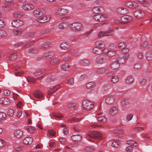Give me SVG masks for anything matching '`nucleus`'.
I'll return each mask as SVG.
<instances>
[{"mask_svg":"<svg viewBox=\"0 0 152 152\" xmlns=\"http://www.w3.org/2000/svg\"><path fill=\"white\" fill-rule=\"evenodd\" d=\"M45 13V10L42 8L36 9L33 12L34 15L37 18V21L39 23H45L50 20V18H48L46 16H43Z\"/></svg>","mask_w":152,"mask_h":152,"instance_id":"nucleus-1","label":"nucleus"},{"mask_svg":"<svg viewBox=\"0 0 152 152\" xmlns=\"http://www.w3.org/2000/svg\"><path fill=\"white\" fill-rule=\"evenodd\" d=\"M70 27L72 30L77 31H80L83 28L82 24L78 22L72 23L70 25Z\"/></svg>","mask_w":152,"mask_h":152,"instance_id":"nucleus-2","label":"nucleus"},{"mask_svg":"<svg viewBox=\"0 0 152 152\" xmlns=\"http://www.w3.org/2000/svg\"><path fill=\"white\" fill-rule=\"evenodd\" d=\"M83 106L84 109L89 110L94 107V104L89 100H84L83 102Z\"/></svg>","mask_w":152,"mask_h":152,"instance_id":"nucleus-3","label":"nucleus"},{"mask_svg":"<svg viewBox=\"0 0 152 152\" xmlns=\"http://www.w3.org/2000/svg\"><path fill=\"white\" fill-rule=\"evenodd\" d=\"M94 19L98 22H104L107 18V15H106L96 14L93 16Z\"/></svg>","mask_w":152,"mask_h":152,"instance_id":"nucleus-4","label":"nucleus"},{"mask_svg":"<svg viewBox=\"0 0 152 152\" xmlns=\"http://www.w3.org/2000/svg\"><path fill=\"white\" fill-rule=\"evenodd\" d=\"M88 135L94 139H100L102 137V134L99 133L94 131L90 132Z\"/></svg>","mask_w":152,"mask_h":152,"instance_id":"nucleus-5","label":"nucleus"},{"mask_svg":"<svg viewBox=\"0 0 152 152\" xmlns=\"http://www.w3.org/2000/svg\"><path fill=\"white\" fill-rule=\"evenodd\" d=\"M23 24V21L20 19H14L12 20L11 22L12 26L15 27H18L21 26Z\"/></svg>","mask_w":152,"mask_h":152,"instance_id":"nucleus-6","label":"nucleus"},{"mask_svg":"<svg viewBox=\"0 0 152 152\" xmlns=\"http://www.w3.org/2000/svg\"><path fill=\"white\" fill-rule=\"evenodd\" d=\"M107 60L106 57L102 56H97L95 59V61L99 64H102L105 63Z\"/></svg>","mask_w":152,"mask_h":152,"instance_id":"nucleus-7","label":"nucleus"},{"mask_svg":"<svg viewBox=\"0 0 152 152\" xmlns=\"http://www.w3.org/2000/svg\"><path fill=\"white\" fill-rule=\"evenodd\" d=\"M128 11L127 8L124 7H119L116 10L117 13L122 15L126 14L128 12Z\"/></svg>","mask_w":152,"mask_h":152,"instance_id":"nucleus-8","label":"nucleus"},{"mask_svg":"<svg viewBox=\"0 0 152 152\" xmlns=\"http://www.w3.org/2000/svg\"><path fill=\"white\" fill-rule=\"evenodd\" d=\"M68 13V10L66 9L60 8L56 11V14L60 16H63L66 15Z\"/></svg>","mask_w":152,"mask_h":152,"instance_id":"nucleus-9","label":"nucleus"},{"mask_svg":"<svg viewBox=\"0 0 152 152\" xmlns=\"http://www.w3.org/2000/svg\"><path fill=\"white\" fill-rule=\"evenodd\" d=\"M122 23H126L132 20V18L128 15H124L121 18Z\"/></svg>","mask_w":152,"mask_h":152,"instance_id":"nucleus-10","label":"nucleus"},{"mask_svg":"<svg viewBox=\"0 0 152 152\" xmlns=\"http://www.w3.org/2000/svg\"><path fill=\"white\" fill-rule=\"evenodd\" d=\"M34 6L31 4H26L23 6V9L26 11H29L32 10L34 8Z\"/></svg>","mask_w":152,"mask_h":152,"instance_id":"nucleus-11","label":"nucleus"},{"mask_svg":"<svg viewBox=\"0 0 152 152\" xmlns=\"http://www.w3.org/2000/svg\"><path fill=\"white\" fill-rule=\"evenodd\" d=\"M134 15L136 17L138 18H143L145 15V13L142 10H138L134 12Z\"/></svg>","mask_w":152,"mask_h":152,"instance_id":"nucleus-12","label":"nucleus"},{"mask_svg":"<svg viewBox=\"0 0 152 152\" xmlns=\"http://www.w3.org/2000/svg\"><path fill=\"white\" fill-rule=\"evenodd\" d=\"M33 95L34 97L39 99L42 98L43 97L42 92L38 90H36L34 92Z\"/></svg>","mask_w":152,"mask_h":152,"instance_id":"nucleus-13","label":"nucleus"},{"mask_svg":"<svg viewBox=\"0 0 152 152\" xmlns=\"http://www.w3.org/2000/svg\"><path fill=\"white\" fill-rule=\"evenodd\" d=\"M115 97L113 96H108L105 99L106 102L109 104L113 103L115 101Z\"/></svg>","mask_w":152,"mask_h":152,"instance_id":"nucleus-14","label":"nucleus"},{"mask_svg":"<svg viewBox=\"0 0 152 152\" xmlns=\"http://www.w3.org/2000/svg\"><path fill=\"white\" fill-rule=\"evenodd\" d=\"M54 53L53 52H49L45 53L43 55L45 59L47 60L52 57L54 55Z\"/></svg>","mask_w":152,"mask_h":152,"instance_id":"nucleus-15","label":"nucleus"},{"mask_svg":"<svg viewBox=\"0 0 152 152\" xmlns=\"http://www.w3.org/2000/svg\"><path fill=\"white\" fill-rule=\"evenodd\" d=\"M96 47L99 48L100 49L104 48L105 45L104 42L98 40L96 42Z\"/></svg>","mask_w":152,"mask_h":152,"instance_id":"nucleus-16","label":"nucleus"},{"mask_svg":"<svg viewBox=\"0 0 152 152\" xmlns=\"http://www.w3.org/2000/svg\"><path fill=\"white\" fill-rule=\"evenodd\" d=\"M32 139L29 137H27L25 138L23 140V143L26 145H29L31 144L32 142Z\"/></svg>","mask_w":152,"mask_h":152,"instance_id":"nucleus-17","label":"nucleus"},{"mask_svg":"<svg viewBox=\"0 0 152 152\" xmlns=\"http://www.w3.org/2000/svg\"><path fill=\"white\" fill-rule=\"evenodd\" d=\"M23 133V131L20 129H16L14 132V135L17 138H19L22 136Z\"/></svg>","mask_w":152,"mask_h":152,"instance_id":"nucleus-18","label":"nucleus"},{"mask_svg":"<svg viewBox=\"0 0 152 152\" xmlns=\"http://www.w3.org/2000/svg\"><path fill=\"white\" fill-rule=\"evenodd\" d=\"M109 113L112 115H115L117 114L118 113L117 108L115 107H112L110 109Z\"/></svg>","mask_w":152,"mask_h":152,"instance_id":"nucleus-19","label":"nucleus"},{"mask_svg":"<svg viewBox=\"0 0 152 152\" xmlns=\"http://www.w3.org/2000/svg\"><path fill=\"white\" fill-rule=\"evenodd\" d=\"M0 102L4 105H7L10 103L9 100L7 98H2L0 100Z\"/></svg>","mask_w":152,"mask_h":152,"instance_id":"nucleus-20","label":"nucleus"},{"mask_svg":"<svg viewBox=\"0 0 152 152\" xmlns=\"http://www.w3.org/2000/svg\"><path fill=\"white\" fill-rule=\"evenodd\" d=\"M103 7H94L92 8L91 11L95 13H98L99 12H102L101 9H103Z\"/></svg>","mask_w":152,"mask_h":152,"instance_id":"nucleus-21","label":"nucleus"},{"mask_svg":"<svg viewBox=\"0 0 152 152\" xmlns=\"http://www.w3.org/2000/svg\"><path fill=\"white\" fill-rule=\"evenodd\" d=\"M17 57V54L16 53L12 52L10 54L8 58L9 60L12 61L15 60Z\"/></svg>","mask_w":152,"mask_h":152,"instance_id":"nucleus-22","label":"nucleus"},{"mask_svg":"<svg viewBox=\"0 0 152 152\" xmlns=\"http://www.w3.org/2000/svg\"><path fill=\"white\" fill-rule=\"evenodd\" d=\"M60 85H58L56 86L53 88H51L48 90V94L49 95H50L54 93L55 91L58 89H59L60 88Z\"/></svg>","mask_w":152,"mask_h":152,"instance_id":"nucleus-23","label":"nucleus"},{"mask_svg":"<svg viewBox=\"0 0 152 152\" xmlns=\"http://www.w3.org/2000/svg\"><path fill=\"white\" fill-rule=\"evenodd\" d=\"M110 67L113 70L117 69L119 67V64L117 61H114L111 64Z\"/></svg>","mask_w":152,"mask_h":152,"instance_id":"nucleus-24","label":"nucleus"},{"mask_svg":"<svg viewBox=\"0 0 152 152\" xmlns=\"http://www.w3.org/2000/svg\"><path fill=\"white\" fill-rule=\"evenodd\" d=\"M23 13L22 12L17 11L15 12L13 14V16L14 17L17 18H19L22 17Z\"/></svg>","mask_w":152,"mask_h":152,"instance_id":"nucleus-25","label":"nucleus"},{"mask_svg":"<svg viewBox=\"0 0 152 152\" xmlns=\"http://www.w3.org/2000/svg\"><path fill=\"white\" fill-rule=\"evenodd\" d=\"M2 10L4 12H8L11 11L12 8L7 5H4L2 7Z\"/></svg>","mask_w":152,"mask_h":152,"instance_id":"nucleus-26","label":"nucleus"},{"mask_svg":"<svg viewBox=\"0 0 152 152\" xmlns=\"http://www.w3.org/2000/svg\"><path fill=\"white\" fill-rule=\"evenodd\" d=\"M72 138V140L75 142H78L81 140V137L78 134L73 135Z\"/></svg>","mask_w":152,"mask_h":152,"instance_id":"nucleus-27","label":"nucleus"},{"mask_svg":"<svg viewBox=\"0 0 152 152\" xmlns=\"http://www.w3.org/2000/svg\"><path fill=\"white\" fill-rule=\"evenodd\" d=\"M60 47L63 50H66L69 48V45L65 43L62 42L60 44Z\"/></svg>","mask_w":152,"mask_h":152,"instance_id":"nucleus-28","label":"nucleus"},{"mask_svg":"<svg viewBox=\"0 0 152 152\" xmlns=\"http://www.w3.org/2000/svg\"><path fill=\"white\" fill-rule=\"evenodd\" d=\"M119 47L121 49H124V50H125L126 52H128L129 50V49L127 48H124L126 46L125 44L123 42H120L119 44Z\"/></svg>","mask_w":152,"mask_h":152,"instance_id":"nucleus-29","label":"nucleus"},{"mask_svg":"<svg viewBox=\"0 0 152 152\" xmlns=\"http://www.w3.org/2000/svg\"><path fill=\"white\" fill-rule=\"evenodd\" d=\"M106 71V69L103 67L99 68L96 69V72L99 74H103Z\"/></svg>","mask_w":152,"mask_h":152,"instance_id":"nucleus-30","label":"nucleus"},{"mask_svg":"<svg viewBox=\"0 0 152 152\" xmlns=\"http://www.w3.org/2000/svg\"><path fill=\"white\" fill-rule=\"evenodd\" d=\"M95 83L93 81L90 82L86 85V87L88 89H90L94 87Z\"/></svg>","mask_w":152,"mask_h":152,"instance_id":"nucleus-31","label":"nucleus"},{"mask_svg":"<svg viewBox=\"0 0 152 152\" xmlns=\"http://www.w3.org/2000/svg\"><path fill=\"white\" fill-rule=\"evenodd\" d=\"M134 80L133 77L131 76H127L126 79V82L128 84L132 83L133 82Z\"/></svg>","mask_w":152,"mask_h":152,"instance_id":"nucleus-32","label":"nucleus"},{"mask_svg":"<svg viewBox=\"0 0 152 152\" xmlns=\"http://www.w3.org/2000/svg\"><path fill=\"white\" fill-rule=\"evenodd\" d=\"M57 78L55 76H50L46 79V81L48 82H52L56 80Z\"/></svg>","mask_w":152,"mask_h":152,"instance_id":"nucleus-33","label":"nucleus"},{"mask_svg":"<svg viewBox=\"0 0 152 152\" xmlns=\"http://www.w3.org/2000/svg\"><path fill=\"white\" fill-rule=\"evenodd\" d=\"M89 62L88 60L86 59H83L81 60L80 61V64L83 66H86L89 65Z\"/></svg>","mask_w":152,"mask_h":152,"instance_id":"nucleus-34","label":"nucleus"},{"mask_svg":"<svg viewBox=\"0 0 152 152\" xmlns=\"http://www.w3.org/2000/svg\"><path fill=\"white\" fill-rule=\"evenodd\" d=\"M93 51L94 53L97 54H100L102 52V50L100 49H99V48L97 47L93 48Z\"/></svg>","mask_w":152,"mask_h":152,"instance_id":"nucleus-35","label":"nucleus"},{"mask_svg":"<svg viewBox=\"0 0 152 152\" xmlns=\"http://www.w3.org/2000/svg\"><path fill=\"white\" fill-rule=\"evenodd\" d=\"M137 1L140 3L143 4L146 6H148L150 4L148 0H137Z\"/></svg>","mask_w":152,"mask_h":152,"instance_id":"nucleus-36","label":"nucleus"},{"mask_svg":"<svg viewBox=\"0 0 152 152\" xmlns=\"http://www.w3.org/2000/svg\"><path fill=\"white\" fill-rule=\"evenodd\" d=\"M106 36H112L114 35V31L113 30L110 29L105 31Z\"/></svg>","mask_w":152,"mask_h":152,"instance_id":"nucleus-37","label":"nucleus"},{"mask_svg":"<svg viewBox=\"0 0 152 152\" xmlns=\"http://www.w3.org/2000/svg\"><path fill=\"white\" fill-rule=\"evenodd\" d=\"M70 66L67 64H64L62 66L61 69L64 71H68L69 70Z\"/></svg>","mask_w":152,"mask_h":152,"instance_id":"nucleus-38","label":"nucleus"},{"mask_svg":"<svg viewBox=\"0 0 152 152\" xmlns=\"http://www.w3.org/2000/svg\"><path fill=\"white\" fill-rule=\"evenodd\" d=\"M127 143L128 145L133 146L137 147V144L133 140H128L127 141Z\"/></svg>","mask_w":152,"mask_h":152,"instance_id":"nucleus-39","label":"nucleus"},{"mask_svg":"<svg viewBox=\"0 0 152 152\" xmlns=\"http://www.w3.org/2000/svg\"><path fill=\"white\" fill-rule=\"evenodd\" d=\"M28 52L31 54H36L38 53V50L35 48H32L28 50Z\"/></svg>","mask_w":152,"mask_h":152,"instance_id":"nucleus-40","label":"nucleus"},{"mask_svg":"<svg viewBox=\"0 0 152 152\" xmlns=\"http://www.w3.org/2000/svg\"><path fill=\"white\" fill-rule=\"evenodd\" d=\"M52 44L49 42H45L43 45H42L43 48L45 49L48 48V47H50L52 46Z\"/></svg>","mask_w":152,"mask_h":152,"instance_id":"nucleus-41","label":"nucleus"},{"mask_svg":"<svg viewBox=\"0 0 152 152\" xmlns=\"http://www.w3.org/2000/svg\"><path fill=\"white\" fill-rule=\"evenodd\" d=\"M129 102L128 99H123L121 102V105L123 106H126L128 105Z\"/></svg>","mask_w":152,"mask_h":152,"instance_id":"nucleus-42","label":"nucleus"},{"mask_svg":"<svg viewBox=\"0 0 152 152\" xmlns=\"http://www.w3.org/2000/svg\"><path fill=\"white\" fill-rule=\"evenodd\" d=\"M26 79L28 81L33 83L35 82L36 80V79L34 77L31 76L27 77Z\"/></svg>","mask_w":152,"mask_h":152,"instance_id":"nucleus-43","label":"nucleus"},{"mask_svg":"<svg viewBox=\"0 0 152 152\" xmlns=\"http://www.w3.org/2000/svg\"><path fill=\"white\" fill-rule=\"evenodd\" d=\"M116 53V51L110 50L108 53V56L109 57H112L114 56Z\"/></svg>","mask_w":152,"mask_h":152,"instance_id":"nucleus-44","label":"nucleus"},{"mask_svg":"<svg viewBox=\"0 0 152 152\" xmlns=\"http://www.w3.org/2000/svg\"><path fill=\"white\" fill-rule=\"evenodd\" d=\"M125 60L123 58H122L121 57H119L117 58L116 59V61L118 63V64H124L125 62Z\"/></svg>","mask_w":152,"mask_h":152,"instance_id":"nucleus-45","label":"nucleus"},{"mask_svg":"<svg viewBox=\"0 0 152 152\" xmlns=\"http://www.w3.org/2000/svg\"><path fill=\"white\" fill-rule=\"evenodd\" d=\"M59 60L58 58H55L50 60V62L52 64H55L57 63Z\"/></svg>","mask_w":152,"mask_h":152,"instance_id":"nucleus-46","label":"nucleus"},{"mask_svg":"<svg viewBox=\"0 0 152 152\" xmlns=\"http://www.w3.org/2000/svg\"><path fill=\"white\" fill-rule=\"evenodd\" d=\"M118 78L116 76H113L110 79L111 81L113 83H116L118 81Z\"/></svg>","mask_w":152,"mask_h":152,"instance_id":"nucleus-47","label":"nucleus"},{"mask_svg":"<svg viewBox=\"0 0 152 152\" xmlns=\"http://www.w3.org/2000/svg\"><path fill=\"white\" fill-rule=\"evenodd\" d=\"M133 113H129L127 114L126 117V120L127 121H130L133 118Z\"/></svg>","mask_w":152,"mask_h":152,"instance_id":"nucleus-48","label":"nucleus"},{"mask_svg":"<svg viewBox=\"0 0 152 152\" xmlns=\"http://www.w3.org/2000/svg\"><path fill=\"white\" fill-rule=\"evenodd\" d=\"M121 145V143L115 141L113 142L112 143V146L113 147L118 148Z\"/></svg>","mask_w":152,"mask_h":152,"instance_id":"nucleus-49","label":"nucleus"},{"mask_svg":"<svg viewBox=\"0 0 152 152\" xmlns=\"http://www.w3.org/2000/svg\"><path fill=\"white\" fill-rule=\"evenodd\" d=\"M143 56V54L140 51H138L137 52V57L138 59H142Z\"/></svg>","mask_w":152,"mask_h":152,"instance_id":"nucleus-50","label":"nucleus"},{"mask_svg":"<svg viewBox=\"0 0 152 152\" xmlns=\"http://www.w3.org/2000/svg\"><path fill=\"white\" fill-rule=\"evenodd\" d=\"M48 133L50 136H54L55 134V132L53 129H50L48 131Z\"/></svg>","mask_w":152,"mask_h":152,"instance_id":"nucleus-51","label":"nucleus"},{"mask_svg":"<svg viewBox=\"0 0 152 152\" xmlns=\"http://www.w3.org/2000/svg\"><path fill=\"white\" fill-rule=\"evenodd\" d=\"M98 120L103 122H105L106 121V119L104 116H102L98 118Z\"/></svg>","mask_w":152,"mask_h":152,"instance_id":"nucleus-52","label":"nucleus"},{"mask_svg":"<svg viewBox=\"0 0 152 152\" xmlns=\"http://www.w3.org/2000/svg\"><path fill=\"white\" fill-rule=\"evenodd\" d=\"M7 115L10 116H12L14 114V111L13 110L11 109H9L7 113Z\"/></svg>","mask_w":152,"mask_h":152,"instance_id":"nucleus-53","label":"nucleus"},{"mask_svg":"<svg viewBox=\"0 0 152 152\" xmlns=\"http://www.w3.org/2000/svg\"><path fill=\"white\" fill-rule=\"evenodd\" d=\"M98 36L99 38H102L104 36H106L105 31H101L98 34Z\"/></svg>","mask_w":152,"mask_h":152,"instance_id":"nucleus-54","label":"nucleus"},{"mask_svg":"<svg viewBox=\"0 0 152 152\" xmlns=\"http://www.w3.org/2000/svg\"><path fill=\"white\" fill-rule=\"evenodd\" d=\"M146 58L148 60H151L152 59V54L150 53H148L146 54Z\"/></svg>","mask_w":152,"mask_h":152,"instance_id":"nucleus-55","label":"nucleus"},{"mask_svg":"<svg viewBox=\"0 0 152 152\" xmlns=\"http://www.w3.org/2000/svg\"><path fill=\"white\" fill-rule=\"evenodd\" d=\"M27 130L30 132L31 133H33L34 130V127L32 126H28L27 127Z\"/></svg>","mask_w":152,"mask_h":152,"instance_id":"nucleus-56","label":"nucleus"},{"mask_svg":"<svg viewBox=\"0 0 152 152\" xmlns=\"http://www.w3.org/2000/svg\"><path fill=\"white\" fill-rule=\"evenodd\" d=\"M131 8H137L139 7V5L138 3L134 1H132V5Z\"/></svg>","mask_w":152,"mask_h":152,"instance_id":"nucleus-57","label":"nucleus"},{"mask_svg":"<svg viewBox=\"0 0 152 152\" xmlns=\"http://www.w3.org/2000/svg\"><path fill=\"white\" fill-rule=\"evenodd\" d=\"M59 140L61 144H64L66 142V140L65 138L63 137L60 138L59 139Z\"/></svg>","mask_w":152,"mask_h":152,"instance_id":"nucleus-58","label":"nucleus"},{"mask_svg":"<svg viewBox=\"0 0 152 152\" xmlns=\"http://www.w3.org/2000/svg\"><path fill=\"white\" fill-rule=\"evenodd\" d=\"M7 33L4 30H0V37H3L6 36Z\"/></svg>","mask_w":152,"mask_h":152,"instance_id":"nucleus-59","label":"nucleus"},{"mask_svg":"<svg viewBox=\"0 0 152 152\" xmlns=\"http://www.w3.org/2000/svg\"><path fill=\"white\" fill-rule=\"evenodd\" d=\"M125 4L127 7L131 8L132 5V1H127L125 2Z\"/></svg>","mask_w":152,"mask_h":152,"instance_id":"nucleus-60","label":"nucleus"},{"mask_svg":"<svg viewBox=\"0 0 152 152\" xmlns=\"http://www.w3.org/2000/svg\"><path fill=\"white\" fill-rule=\"evenodd\" d=\"M6 115L4 113H0V119H4L6 118Z\"/></svg>","mask_w":152,"mask_h":152,"instance_id":"nucleus-61","label":"nucleus"},{"mask_svg":"<svg viewBox=\"0 0 152 152\" xmlns=\"http://www.w3.org/2000/svg\"><path fill=\"white\" fill-rule=\"evenodd\" d=\"M85 150L89 151H92L94 150V148L93 147L88 146L86 148Z\"/></svg>","mask_w":152,"mask_h":152,"instance_id":"nucleus-62","label":"nucleus"},{"mask_svg":"<svg viewBox=\"0 0 152 152\" xmlns=\"http://www.w3.org/2000/svg\"><path fill=\"white\" fill-rule=\"evenodd\" d=\"M53 116L57 118H61L62 117V115L59 113H54L53 114Z\"/></svg>","mask_w":152,"mask_h":152,"instance_id":"nucleus-63","label":"nucleus"},{"mask_svg":"<svg viewBox=\"0 0 152 152\" xmlns=\"http://www.w3.org/2000/svg\"><path fill=\"white\" fill-rule=\"evenodd\" d=\"M74 79L72 78H70L67 81V83L68 85H71L74 83Z\"/></svg>","mask_w":152,"mask_h":152,"instance_id":"nucleus-64","label":"nucleus"}]
</instances>
